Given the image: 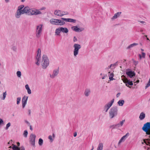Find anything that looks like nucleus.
Instances as JSON below:
<instances>
[{"instance_id": "nucleus-16", "label": "nucleus", "mask_w": 150, "mask_h": 150, "mask_svg": "<svg viewBox=\"0 0 150 150\" xmlns=\"http://www.w3.org/2000/svg\"><path fill=\"white\" fill-rule=\"evenodd\" d=\"M91 93L90 89L88 88H86L84 92V95L86 97H88Z\"/></svg>"}, {"instance_id": "nucleus-12", "label": "nucleus", "mask_w": 150, "mask_h": 150, "mask_svg": "<svg viewBox=\"0 0 150 150\" xmlns=\"http://www.w3.org/2000/svg\"><path fill=\"white\" fill-rule=\"evenodd\" d=\"M28 98V96H24L22 98V104L23 108H24L25 107V106L27 104Z\"/></svg>"}, {"instance_id": "nucleus-3", "label": "nucleus", "mask_w": 150, "mask_h": 150, "mask_svg": "<svg viewBox=\"0 0 150 150\" xmlns=\"http://www.w3.org/2000/svg\"><path fill=\"white\" fill-rule=\"evenodd\" d=\"M117 112L118 109L117 107H114L111 108L109 112L110 118L112 119L116 116L117 114Z\"/></svg>"}, {"instance_id": "nucleus-54", "label": "nucleus", "mask_w": 150, "mask_h": 150, "mask_svg": "<svg viewBox=\"0 0 150 150\" xmlns=\"http://www.w3.org/2000/svg\"><path fill=\"white\" fill-rule=\"evenodd\" d=\"M142 55L143 58H145V53L144 52H142Z\"/></svg>"}, {"instance_id": "nucleus-31", "label": "nucleus", "mask_w": 150, "mask_h": 150, "mask_svg": "<svg viewBox=\"0 0 150 150\" xmlns=\"http://www.w3.org/2000/svg\"><path fill=\"white\" fill-rule=\"evenodd\" d=\"M113 74L111 73L109 76V79L110 80H113L114 79L113 78Z\"/></svg>"}, {"instance_id": "nucleus-47", "label": "nucleus", "mask_w": 150, "mask_h": 150, "mask_svg": "<svg viewBox=\"0 0 150 150\" xmlns=\"http://www.w3.org/2000/svg\"><path fill=\"white\" fill-rule=\"evenodd\" d=\"M150 86V82H148L146 85L145 87V89H146L148 87Z\"/></svg>"}, {"instance_id": "nucleus-52", "label": "nucleus", "mask_w": 150, "mask_h": 150, "mask_svg": "<svg viewBox=\"0 0 150 150\" xmlns=\"http://www.w3.org/2000/svg\"><path fill=\"white\" fill-rule=\"evenodd\" d=\"M25 87V88L26 90H27L28 89L30 88L28 84L26 85Z\"/></svg>"}, {"instance_id": "nucleus-56", "label": "nucleus", "mask_w": 150, "mask_h": 150, "mask_svg": "<svg viewBox=\"0 0 150 150\" xmlns=\"http://www.w3.org/2000/svg\"><path fill=\"white\" fill-rule=\"evenodd\" d=\"M46 9V8L45 7H42L40 9V10H45Z\"/></svg>"}, {"instance_id": "nucleus-51", "label": "nucleus", "mask_w": 150, "mask_h": 150, "mask_svg": "<svg viewBox=\"0 0 150 150\" xmlns=\"http://www.w3.org/2000/svg\"><path fill=\"white\" fill-rule=\"evenodd\" d=\"M117 62H115L114 64H111V66H112L114 67V66H115L117 65Z\"/></svg>"}, {"instance_id": "nucleus-8", "label": "nucleus", "mask_w": 150, "mask_h": 150, "mask_svg": "<svg viewBox=\"0 0 150 150\" xmlns=\"http://www.w3.org/2000/svg\"><path fill=\"white\" fill-rule=\"evenodd\" d=\"M59 68L54 69L53 71V72L52 74H50V77L52 79H54L55 77L57 76L59 73Z\"/></svg>"}, {"instance_id": "nucleus-37", "label": "nucleus", "mask_w": 150, "mask_h": 150, "mask_svg": "<svg viewBox=\"0 0 150 150\" xmlns=\"http://www.w3.org/2000/svg\"><path fill=\"white\" fill-rule=\"evenodd\" d=\"M21 97H18L17 98V104H18L21 100Z\"/></svg>"}, {"instance_id": "nucleus-44", "label": "nucleus", "mask_w": 150, "mask_h": 150, "mask_svg": "<svg viewBox=\"0 0 150 150\" xmlns=\"http://www.w3.org/2000/svg\"><path fill=\"white\" fill-rule=\"evenodd\" d=\"M133 62L135 65L136 66L138 63V62L137 61H135L134 60H133Z\"/></svg>"}, {"instance_id": "nucleus-25", "label": "nucleus", "mask_w": 150, "mask_h": 150, "mask_svg": "<svg viewBox=\"0 0 150 150\" xmlns=\"http://www.w3.org/2000/svg\"><path fill=\"white\" fill-rule=\"evenodd\" d=\"M103 147V144L102 143H100L98 147L97 150H102Z\"/></svg>"}, {"instance_id": "nucleus-17", "label": "nucleus", "mask_w": 150, "mask_h": 150, "mask_svg": "<svg viewBox=\"0 0 150 150\" xmlns=\"http://www.w3.org/2000/svg\"><path fill=\"white\" fill-rule=\"evenodd\" d=\"M57 19H51L50 21V23L53 25H58Z\"/></svg>"}, {"instance_id": "nucleus-45", "label": "nucleus", "mask_w": 150, "mask_h": 150, "mask_svg": "<svg viewBox=\"0 0 150 150\" xmlns=\"http://www.w3.org/2000/svg\"><path fill=\"white\" fill-rule=\"evenodd\" d=\"M110 128H112V129H114L115 128H117L116 125H112L110 127Z\"/></svg>"}, {"instance_id": "nucleus-5", "label": "nucleus", "mask_w": 150, "mask_h": 150, "mask_svg": "<svg viewBox=\"0 0 150 150\" xmlns=\"http://www.w3.org/2000/svg\"><path fill=\"white\" fill-rule=\"evenodd\" d=\"M42 24H40L36 26V36L37 38H39L42 34Z\"/></svg>"}, {"instance_id": "nucleus-40", "label": "nucleus", "mask_w": 150, "mask_h": 150, "mask_svg": "<svg viewBox=\"0 0 150 150\" xmlns=\"http://www.w3.org/2000/svg\"><path fill=\"white\" fill-rule=\"evenodd\" d=\"M69 22H71V23H75L76 22V20L75 19H72V18H70V20H69Z\"/></svg>"}, {"instance_id": "nucleus-27", "label": "nucleus", "mask_w": 150, "mask_h": 150, "mask_svg": "<svg viewBox=\"0 0 150 150\" xmlns=\"http://www.w3.org/2000/svg\"><path fill=\"white\" fill-rule=\"evenodd\" d=\"M12 149L13 150H20V148L16 146V145L13 144Z\"/></svg>"}, {"instance_id": "nucleus-19", "label": "nucleus", "mask_w": 150, "mask_h": 150, "mask_svg": "<svg viewBox=\"0 0 150 150\" xmlns=\"http://www.w3.org/2000/svg\"><path fill=\"white\" fill-rule=\"evenodd\" d=\"M121 12H117V13H115L113 16L112 18V20H114L117 18V17H118L121 14Z\"/></svg>"}, {"instance_id": "nucleus-10", "label": "nucleus", "mask_w": 150, "mask_h": 150, "mask_svg": "<svg viewBox=\"0 0 150 150\" xmlns=\"http://www.w3.org/2000/svg\"><path fill=\"white\" fill-rule=\"evenodd\" d=\"M36 137L35 135L33 134H31L30 136V142L31 144L33 146H35V141Z\"/></svg>"}, {"instance_id": "nucleus-32", "label": "nucleus", "mask_w": 150, "mask_h": 150, "mask_svg": "<svg viewBox=\"0 0 150 150\" xmlns=\"http://www.w3.org/2000/svg\"><path fill=\"white\" fill-rule=\"evenodd\" d=\"M18 77L20 78L21 77V72L20 71H18L16 73Z\"/></svg>"}, {"instance_id": "nucleus-46", "label": "nucleus", "mask_w": 150, "mask_h": 150, "mask_svg": "<svg viewBox=\"0 0 150 150\" xmlns=\"http://www.w3.org/2000/svg\"><path fill=\"white\" fill-rule=\"evenodd\" d=\"M125 120H122V121H121L120 123V125L122 126L123 124L124 123V122H125Z\"/></svg>"}, {"instance_id": "nucleus-42", "label": "nucleus", "mask_w": 150, "mask_h": 150, "mask_svg": "<svg viewBox=\"0 0 150 150\" xmlns=\"http://www.w3.org/2000/svg\"><path fill=\"white\" fill-rule=\"evenodd\" d=\"M17 48L16 46H13L12 47V49L14 51H16L17 50Z\"/></svg>"}, {"instance_id": "nucleus-61", "label": "nucleus", "mask_w": 150, "mask_h": 150, "mask_svg": "<svg viewBox=\"0 0 150 150\" xmlns=\"http://www.w3.org/2000/svg\"><path fill=\"white\" fill-rule=\"evenodd\" d=\"M30 129L31 130H33V128H32V126L31 125H30Z\"/></svg>"}, {"instance_id": "nucleus-11", "label": "nucleus", "mask_w": 150, "mask_h": 150, "mask_svg": "<svg viewBox=\"0 0 150 150\" xmlns=\"http://www.w3.org/2000/svg\"><path fill=\"white\" fill-rule=\"evenodd\" d=\"M38 53L37 54V57H36V59L37 60V62H36V64L37 65H40V63H39V61L40 60L41 58V50L40 49H38Z\"/></svg>"}, {"instance_id": "nucleus-26", "label": "nucleus", "mask_w": 150, "mask_h": 150, "mask_svg": "<svg viewBox=\"0 0 150 150\" xmlns=\"http://www.w3.org/2000/svg\"><path fill=\"white\" fill-rule=\"evenodd\" d=\"M125 101L124 100H120L117 103L118 104L119 106H122L124 103Z\"/></svg>"}, {"instance_id": "nucleus-60", "label": "nucleus", "mask_w": 150, "mask_h": 150, "mask_svg": "<svg viewBox=\"0 0 150 150\" xmlns=\"http://www.w3.org/2000/svg\"><path fill=\"white\" fill-rule=\"evenodd\" d=\"M77 135V133L76 132H75L74 133V137H76Z\"/></svg>"}, {"instance_id": "nucleus-57", "label": "nucleus", "mask_w": 150, "mask_h": 150, "mask_svg": "<svg viewBox=\"0 0 150 150\" xmlns=\"http://www.w3.org/2000/svg\"><path fill=\"white\" fill-rule=\"evenodd\" d=\"M4 122L3 120L1 119L0 118V125L1 124V123H3Z\"/></svg>"}, {"instance_id": "nucleus-1", "label": "nucleus", "mask_w": 150, "mask_h": 150, "mask_svg": "<svg viewBox=\"0 0 150 150\" xmlns=\"http://www.w3.org/2000/svg\"><path fill=\"white\" fill-rule=\"evenodd\" d=\"M142 129L144 131L146 132V134L150 135L149 137L150 138V122H147L144 124ZM146 140L150 142V139H146Z\"/></svg>"}, {"instance_id": "nucleus-22", "label": "nucleus", "mask_w": 150, "mask_h": 150, "mask_svg": "<svg viewBox=\"0 0 150 150\" xmlns=\"http://www.w3.org/2000/svg\"><path fill=\"white\" fill-rule=\"evenodd\" d=\"M145 117V114L143 112H141L139 116V118L141 120H142L144 119Z\"/></svg>"}, {"instance_id": "nucleus-39", "label": "nucleus", "mask_w": 150, "mask_h": 150, "mask_svg": "<svg viewBox=\"0 0 150 150\" xmlns=\"http://www.w3.org/2000/svg\"><path fill=\"white\" fill-rule=\"evenodd\" d=\"M144 142L147 145H149L150 146V142L146 140V139L144 140Z\"/></svg>"}, {"instance_id": "nucleus-41", "label": "nucleus", "mask_w": 150, "mask_h": 150, "mask_svg": "<svg viewBox=\"0 0 150 150\" xmlns=\"http://www.w3.org/2000/svg\"><path fill=\"white\" fill-rule=\"evenodd\" d=\"M48 139L50 140V142H52L54 139L52 138V137L51 135H49L48 137Z\"/></svg>"}, {"instance_id": "nucleus-53", "label": "nucleus", "mask_w": 150, "mask_h": 150, "mask_svg": "<svg viewBox=\"0 0 150 150\" xmlns=\"http://www.w3.org/2000/svg\"><path fill=\"white\" fill-rule=\"evenodd\" d=\"M73 41L74 42H76L77 41V38L75 36H74V40Z\"/></svg>"}, {"instance_id": "nucleus-23", "label": "nucleus", "mask_w": 150, "mask_h": 150, "mask_svg": "<svg viewBox=\"0 0 150 150\" xmlns=\"http://www.w3.org/2000/svg\"><path fill=\"white\" fill-rule=\"evenodd\" d=\"M61 27H59L58 28H57L56 29L55 33V35H59V33L61 32Z\"/></svg>"}, {"instance_id": "nucleus-14", "label": "nucleus", "mask_w": 150, "mask_h": 150, "mask_svg": "<svg viewBox=\"0 0 150 150\" xmlns=\"http://www.w3.org/2000/svg\"><path fill=\"white\" fill-rule=\"evenodd\" d=\"M129 135V133H127L125 135L123 136L120 139V140H119L118 143V145L119 146L120 145L121 143L124 142L125 139L127 138L128 136Z\"/></svg>"}, {"instance_id": "nucleus-13", "label": "nucleus", "mask_w": 150, "mask_h": 150, "mask_svg": "<svg viewBox=\"0 0 150 150\" xmlns=\"http://www.w3.org/2000/svg\"><path fill=\"white\" fill-rule=\"evenodd\" d=\"M123 82L126 84V85L128 87H129V85L132 86L133 85V83L132 81H130L129 80L127 79H125L123 80Z\"/></svg>"}, {"instance_id": "nucleus-7", "label": "nucleus", "mask_w": 150, "mask_h": 150, "mask_svg": "<svg viewBox=\"0 0 150 150\" xmlns=\"http://www.w3.org/2000/svg\"><path fill=\"white\" fill-rule=\"evenodd\" d=\"M114 101V99H112L111 101L105 105L104 109L105 112H107L110 108L112 106Z\"/></svg>"}, {"instance_id": "nucleus-50", "label": "nucleus", "mask_w": 150, "mask_h": 150, "mask_svg": "<svg viewBox=\"0 0 150 150\" xmlns=\"http://www.w3.org/2000/svg\"><path fill=\"white\" fill-rule=\"evenodd\" d=\"M116 125L117 128L119 127H121V126L120 125V123H119L116 124Z\"/></svg>"}, {"instance_id": "nucleus-36", "label": "nucleus", "mask_w": 150, "mask_h": 150, "mask_svg": "<svg viewBox=\"0 0 150 150\" xmlns=\"http://www.w3.org/2000/svg\"><path fill=\"white\" fill-rule=\"evenodd\" d=\"M71 28L74 31L76 32L77 28V26H72L71 27Z\"/></svg>"}, {"instance_id": "nucleus-9", "label": "nucleus", "mask_w": 150, "mask_h": 150, "mask_svg": "<svg viewBox=\"0 0 150 150\" xmlns=\"http://www.w3.org/2000/svg\"><path fill=\"white\" fill-rule=\"evenodd\" d=\"M31 11V9H30L29 7L28 6H26L23 9V11L21 13V15L24 13H26L29 15L30 12Z\"/></svg>"}, {"instance_id": "nucleus-4", "label": "nucleus", "mask_w": 150, "mask_h": 150, "mask_svg": "<svg viewBox=\"0 0 150 150\" xmlns=\"http://www.w3.org/2000/svg\"><path fill=\"white\" fill-rule=\"evenodd\" d=\"M81 47V45L78 44H74V45L73 54L74 57H76L78 54L79 50Z\"/></svg>"}, {"instance_id": "nucleus-20", "label": "nucleus", "mask_w": 150, "mask_h": 150, "mask_svg": "<svg viewBox=\"0 0 150 150\" xmlns=\"http://www.w3.org/2000/svg\"><path fill=\"white\" fill-rule=\"evenodd\" d=\"M54 14L59 16L62 17L61 11L59 10H56L54 12Z\"/></svg>"}, {"instance_id": "nucleus-35", "label": "nucleus", "mask_w": 150, "mask_h": 150, "mask_svg": "<svg viewBox=\"0 0 150 150\" xmlns=\"http://www.w3.org/2000/svg\"><path fill=\"white\" fill-rule=\"evenodd\" d=\"M68 14V13L67 12H65L64 11H61V15H62V16H63L64 15H65Z\"/></svg>"}, {"instance_id": "nucleus-33", "label": "nucleus", "mask_w": 150, "mask_h": 150, "mask_svg": "<svg viewBox=\"0 0 150 150\" xmlns=\"http://www.w3.org/2000/svg\"><path fill=\"white\" fill-rule=\"evenodd\" d=\"M28 132L27 130H25L23 133V136L25 137H27Z\"/></svg>"}, {"instance_id": "nucleus-24", "label": "nucleus", "mask_w": 150, "mask_h": 150, "mask_svg": "<svg viewBox=\"0 0 150 150\" xmlns=\"http://www.w3.org/2000/svg\"><path fill=\"white\" fill-rule=\"evenodd\" d=\"M138 45V43H134L129 45L128 47H127V49H129L131 48L132 47H133L135 46H136Z\"/></svg>"}, {"instance_id": "nucleus-43", "label": "nucleus", "mask_w": 150, "mask_h": 150, "mask_svg": "<svg viewBox=\"0 0 150 150\" xmlns=\"http://www.w3.org/2000/svg\"><path fill=\"white\" fill-rule=\"evenodd\" d=\"M11 126V123L10 122H8V124H7L6 125V130L7 129L8 127Z\"/></svg>"}, {"instance_id": "nucleus-62", "label": "nucleus", "mask_w": 150, "mask_h": 150, "mask_svg": "<svg viewBox=\"0 0 150 150\" xmlns=\"http://www.w3.org/2000/svg\"><path fill=\"white\" fill-rule=\"evenodd\" d=\"M70 18H67V22H69Z\"/></svg>"}, {"instance_id": "nucleus-49", "label": "nucleus", "mask_w": 150, "mask_h": 150, "mask_svg": "<svg viewBox=\"0 0 150 150\" xmlns=\"http://www.w3.org/2000/svg\"><path fill=\"white\" fill-rule=\"evenodd\" d=\"M67 18H62L61 19H62V20L63 21H65V22H67Z\"/></svg>"}, {"instance_id": "nucleus-48", "label": "nucleus", "mask_w": 150, "mask_h": 150, "mask_svg": "<svg viewBox=\"0 0 150 150\" xmlns=\"http://www.w3.org/2000/svg\"><path fill=\"white\" fill-rule=\"evenodd\" d=\"M27 92L28 94H30L31 93V90L30 88L27 90Z\"/></svg>"}, {"instance_id": "nucleus-59", "label": "nucleus", "mask_w": 150, "mask_h": 150, "mask_svg": "<svg viewBox=\"0 0 150 150\" xmlns=\"http://www.w3.org/2000/svg\"><path fill=\"white\" fill-rule=\"evenodd\" d=\"M20 150H25L24 147L23 146L21 147Z\"/></svg>"}, {"instance_id": "nucleus-29", "label": "nucleus", "mask_w": 150, "mask_h": 150, "mask_svg": "<svg viewBox=\"0 0 150 150\" xmlns=\"http://www.w3.org/2000/svg\"><path fill=\"white\" fill-rule=\"evenodd\" d=\"M43 143V140L41 139L40 138L39 139L38 144L40 146H42Z\"/></svg>"}, {"instance_id": "nucleus-64", "label": "nucleus", "mask_w": 150, "mask_h": 150, "mask_svg": "<svg viewBox=\"0 0 150 150\" xmlns=\"http://www.w3.org/2000/svg\"><path fill=\"white\" fill-rule=\"evenodd\" d=\"M106 76V75H105L102 78V79H105V77Z\"/></svg>"}, {"instance_id": "nucleus-38", "label": "nucleus", "mask_w": 150, "mask_h": 150, "mask_svg": "<svg viewBox=\"0 0 150 150\" xmlns=\"http://www.w3.org/2000/svg\"><path fill=\"white\" fill-rule=\"evenodd\" d=\"M6 91L5 92L3 93V98L2 99L4 100L6 97Z\"/></svg>"}, {"instance_id": "nucleus-34", "label": "nucleus", "mask_w": 150, "mask_h": 150, "mask_svg": "<svg viewBox=\"0 0 150 150\" xmlns=\"http://www.w3.org/2000/svg\"><path fill=\"white\" fill-rule=\"evenodd\" d=\"M83 30V28H77L76 32H81Z\"/></svg>"}, {"instance_id": "nucleus-6", "label": "nucleus", "mask_w": 150, "mask_h": 150, "mask_svg": "<svg viewBox=\"0 0 150 150\" xmlns=\"http://www.w3.org/2000/svg\"><path fill=\"white\" fill-rule=\"evenodd\" d=\"M24 5H22L18 7L16 12L15 14V17L16 18H18L20 17L21 13L23 11V9L24 8Z\"/></svg>"}, {"instance_id": "nucleus-28", "label": "nucleus", "mask_w": 150, "mask_h": 150, "mask_svg": "<svg viewBox=\"0 0 150 150\" xmlns=\"http://www.w3.org/2000/svg\"><path fill=\"white\" fill-rule=\"evenodd\" d=\"M31 9V11L30 12L29 15H35V10H33L32 9Z\"/></svg>"}, {"instance_id": "nucleus-63", "label": "nucleus", "mask_w": 150, "mask_h": 150, "mask_svg": "<svg viewBox=\"0 0 150 150\" xmlns=\"http://www.w3.org/2000/svg\"><path fill=\"white\" fill-rule=\"evenodd\" d=\"M28 112H29V115H30V113H31V111H30V110H28Z\"/></svg>"}, {"instance_id": "nucleus-55", "label": "nucleus", "mask_w": 150, "mask_h": 150, "mask_svg": "<svg viewBox=\"0 0 150 150\" xmlns=\"http://www.w3.org/2000/svg\"><path fill=\"white\" fill-rule=\"evenodd\" d=\"M139 22L141 23L144 24V25H145L146 24V22L144 21H139Z\"/></svg>"}, {"instance_id": "nucleus-58", "label": "nucleus", "mask_w": 150, "mask_h": 150, "mask_svg": "<svg viewBox=\"0 0 150 150\" xmlns=\"http://www.w3.org/2000/svg\"><path fill=\"white\" fill-rule=\"evenodd\" d=\"M120 94V93H117V94L116 95V97L117 98H118Z\"/></svg>"}, {"instance_id": "nucleus-2", "label": "nucleus", "mask_w": 150, "mask_h": 150, "mask_svg": "<svg viewBox=\"0 0 150 150\" xmlns=\"http://www.w3.org/2000/svg\"><path fill=\"white\" fill-rule=\"evenodd\" d=\"M42 62L41 65L42 68L44 69H46L49 66V61L46 55H43L42 56Z\"/></svg>"}, {"instance_id": "nucleus-15", "label": "nucleus", "mask_w": 150, "mask_h": 150, "mask_svg": "<svg viewBox=\"0 0 150 150\" xmlns=\"http://www.w3.org/2000/svg\"><path fill=\"white\" fill-rule=\"evenodd\" d=\"M126 74L130 78H132L135 75V73L132 71L127 72Z\"/></svg>"}, {"instance_id": "nucleus-21", "label": "nucleus", "mask_w": 150, "mask_h": 150, "mask_svg": "<svg viewBox=\"0 0 150 150\" xmlns=\"http://www.w3.org/2000/svg\"><path fill=\"white\" fill-rule=\"evenodd\" d=\"M57 21L58 23V25H62L64 24L65 23L61 19V20L57 19Z\"/></svg>"}, {"instance_id": "nucleus-30", "label": "nucleus", "mask_w": 150, "mask_h": 150, "mask_svg": "<svg viewBox=\"0 0 150 150\" xmlns=\"http://www.w3.org/2000/svg\"><path fill=\"white\" fill-rule=\"evenodd\" d=\"M41 13H42L40 10L35 9V15L41 14Z\"/></svg>"}, {"instance_id": "nucleus-18", "label": "nucleus", "mask_w": 150, "mask_h": 150, "mask_svg": "<svg viewBox=\"0 0 150 150\" xmlns=\"http://www.w3.org/2000/svg\"><path fill=\"white\" fill-rule=\"evenodd\" d=\"M60 29L61 32L63 33H66L69 32V30L67 28L61 27Z\"/></svg>"}]
</instances>
